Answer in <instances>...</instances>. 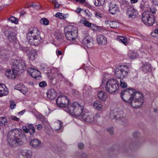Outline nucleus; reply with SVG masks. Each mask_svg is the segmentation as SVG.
<instances>
[{
    "label": "nucleus",
    "instance_id": "obj_41",
    "mask_svg": "<svg viewBox=\"0 0 158 158\" xmlns=\"http://www.w3.org/2000/svg\"><path fill=\"white\" fill-rule=\"evenodd\" d=\"M80 23H81L83 24L85 26L88 27H90L91 26V23L85 20H81L80 21Z\"/></svg>",
    "mask_w": 158,
    "mask_h": 158
},
{
    "label": "nucleus",
    "instance_id": "obj_35",
    "mask_svg": "<svg viewBox=\"0 0 158 158\" xmlns=\"http://www.w3.org/2000/svg\"><path fill=\"white\" fill-rule=\"evenodd\" d=\"M7 119L4 117H0V126H4L7 123Z\"/></svg>",
    "mask_w": 158,
    "mask_h": 158
},
{
    "label": "nucleus",
    "instance_id": "obj_31",
    "mask_svg": "<svg viewBox=\"0 0 158 158\" xmlns=\"http://www.w3.org/2000/svg\"><path fill=\"white\" fill-rule=\"evenodd\" d=\"M62 125V123L60 121H57L54 123V129L56 130H58L60 129Z\"/></svg>",
    "mask_w": 158,
    "mask_h": 158
},
{
    "label": "nucleus",
    "instance_id": "obj_17",
    "mask_svg": "<svg viewBox=\"0 0 158 158\" xmlns=\"http://www.w3.org/2000/svg\"><path fill=\"white\" fill-rule=\"evenodd\" d=\"M17 72L12 68V71L11 70H8L5 72V75L9 79H14L16 77Z\"/></svg>",
    "mask_w": 158,
    "mask_h": 158
},
{
    "label": "nucleus",
    "instance_id": "obj_46",
    "mask_svg": "<svg viewBox=\"0 0 158 158\" xmlns=\"http://www.w3.org/2000/svg\"><path fill=\"white\" fill-rule=\"evenodd\" d=\"M120 85L121 87L123 88H126L127 86V83L123 80H120Z\"/></svg>",
    "mask_w": 158,
    "mask_h": 158
},
{
    "label": "nucleus",
    "instance_id": "obj_37",
    "mask_svg": "<svg viewBox=\"0 0 158 158\" xmlns=\"http://www.w3.org/2000/svg\"><path fill=\"white\" fill-rule=\"evenodd\" d=\"M105 2V0H95L94 5L96 6H100L103 5Z\"/></svg>",
    "mask_w": 158,
    "mask_h": 158
},
{
    "label": "nucleus",
    "instance_id": "obj_39",
    "mask_svg": "<svg viewBox=\"0 0 158 158\" xmlns=\"http://www.w3.org/2000/svg\"><path fill=\"white\" fill-rule=\"evenodd\" d=\"M40 23L42 24L47 25L49 24V21L47 19L43 18L40 20Z\"/></svg>",
    "mask_w": 158,
    "mask_h": 158
},
{
    "label": "nucleus",
    "instance_id": "obj_16",
    "mask_svg": "<svg viewBox=\"0 0 158 158\" xmlns=\"http://www.w3.org/2000/svg\"><path fill=\"white\" fill-rule=\"evenodd\" d=\"M30 145L34 148H38L41 146V141L36 139H31L30 143Z\"/></svg>",
    "mask_w": 158,
    "mask_h": 158
},
{
    "label": "nucleus",
    "instance_id": "obj_36",
    "mask_svg": "<svg viewBox=\"0 0 158 158\" xmlns=\"http://www.w3.org/2000/svg\"><path fill=\"white\" fill-rule=\"evenodd\" d=\"M109 23L110 27L112 28H117L119 24L116 21H110Z\"/></svg>",
    "mask_w": 158,
    "mask_h": 158
},
{
    "label": "nucleus",
    "instance_id": "obj_58",
    "mask_svg": "<svg viewBox=\"0 0 158 158\" xmlns=\"http://www.w3.org/2000/svg\"><path fill=\"white\" fill-rule=\"evenodd\" d=\"M84 144L82 143H80L78 144V147L80 149H82L84 147Z\"/></svg>",
    "mask_w": 158,
    "mask_h": 158
},
{
    "label": "nucleus",
    "instance_id": "obj_10",
    "mask_svg": "<svg viewBox=\"0 0 158 158\" xmlns=\"http://www.w3.org/2000/svg\"><path fill=\"white\" fill-rule=\"evenodd\" d=\"M12 68L15 69L17 72L20 70H24L26 69L25 61L22 60H13Z\"/></svg>",
    "mask_w": 158,
    "mask_h": 158
},
{
    "label": "nucleus",
    "instance_id": "obj_26",
    "mask_svg": "<svg viewBox=\"0 0 158 158\" xmlns=\"http://www.w3.org/2000/svg\"><path fill=\"white\" fill-rule=\"evenodd\" d=\"M24 86H25L22 84H18L15 86L14 89L19 90L24 94L26 93V92L24 91L23 89V88H24Z\"/></svg>",
    "mask_w": 158,
    "mask_h": 158
},
{
    "label": "nucleus",
    "instance_id": "obj_13",
    "mask_svg": "<svg viewBox=\"0 0 158 158\" xmlns=\"http://www.w3.org/2000/svg\"><path fill=\"white\" fill-rule=\"evenodd\" d=\"M80 119L88 123H92L94 121L95 118L93 114L89 112H84L81 115Z\"/></svg>",
    "mask_w": 158,
    "mask_h": 158
},
{
    "label": "nucleus",
    "instance_id": "obj_61",
    "mask_svg": "<svg viewBox=\"0 0 158 158\" xmlns=\"http://www.w3.org/2000/svg\"><path fill=\"white\" fill-rule=\"evenodd\" d=\"M110 13L112 15H115L116 13V10H109Z\"/></svg>",
    "mask_w": 158,
    "mask_h": 158
},
{
    "label": "nucleus",
    "instance_id": "obj_44",
    "mask_svg": "<svg viewBox=\"0 0 158 158\" xmlns=\"http://www.w3.org/2000/svg\"><path fill=\"white\" fill-rule=\"evenodd\" d=\"M77 2H79L81 4H84L87 6H89V5L86 2L85 0H75Z\"/></svg>",
    "mask_w": 158,
    "mask_h": 158
},
{
    "label": "nucleus",
    "instance_id": "obj_62",
    "mask_svg": "<svg viewBox=\"0 0 158 158\" xmlns=\"http://www.w3.org/2000/svg\"><path fill=\"white\" fill-rule=\"evenodd\" d=\"M56 53L59 55H61L62 54V52L61 51H60L59 50H57L56 51Z\"/></svg>",
    "mask_w": 158,
    "mask_h": 158
},
{
    "label": "nucleus",
    "instance_id": "obj_6",
    "mask_svg": "<svg viewBox=\"0 0 158 158\" xmlns=\"http://www.w3.org/2000/svg\"><path fill=\"white\" fill-rule=\"evenodd\" d=\"M119 83L115 79L112 78L106 82L105 86L106 90L110 93H114L119 88Z\"/></svg>",
    "mask_w": 158,
    "mask_h": 158
},
{
    "label": "nucleus",
    "instance_id": "obj_23",
    "mask_svg": "<svg viewBox=\"0 0 158 158\" xmlns=\"http://www.w3.org/2000/svg\"><path fill=\"white\" fill-rule=\"evenodd\" d=\"M93 106L95 109L98 110H101L102 109V103L99 101L97 100L95 101L94 103Z\"/></svg>",
    "mask_w": 158,
    "mask_h": 158
},
{
    "label": "nucleus",
    "instance_id": "obj_24",
    "mask_svg": "<svg viewBox=\"0 0 158 158\" xmlns=\"http://www.w3.org/2000/svg\"><path fill=\"white\" fill-rule=\"evenodd\" d=\"M92 40L91 37L88 35H86L82 40V43L85 45L88 44L90 43Z\"/></svg>",
    "mask_w": 158,
    "mask_h": 158
},
{
    "label": "nucleus",
    "instance_id": "obj_8",
    "mask_svg": "<svg viewBox=\"0 0 158 158\" xmlns=\"http://www.w3.org/2000/svg\"><path fill=\"white\" fill-rule=\"evenodd\" d=\"M129 71V69L127 66L122 65L115 68L114 74L117 78L122 79L128 75Z\"/></svg>",
    "mask_w": 158,
    "mask_h": 158
},
{
    "label": "nucleus",
    "instance_id": "obj_11",
    "mask_svg": "<svg viewBox=\"0 0 158 158\" xmlns=\"http://www.w3.org/2000/svg\"><path fill=\"white\" fill-rule=\"evenodd\" d=\"M56 103L59 107H63L64 109L70 105L69 104V100L68 98L65 96H59L56 100Z\"/></svg>",
    "mask_w": 158,
    "mask_h": 158
},
{
    "label": "nucleus",
    "instance_id": "obj_29",
    "mask_svg": "<svg viewBox=\"0 0 158 158\" xmlns=\"http://www.w3.org/2000/svg\"><path fill=\"white\" fill-rule=\"evenodd\" d=\"M142 69L144 72H148L151 70V65L148 63H146L143 65Z\"/></svg>",
    "mask_w": 158,
    "mask_h": 158
},
{
    "label": "nucleus",
    "instance_id": "obj_5",
    "mask_svg": "<svg viewBox=\"0 0 158 158\" xmlns=\"http://www.w3.org/2000/svg\"><path fill=\"white\" fill-rule=\"evenodd\" d=\"M155 10H146L143 12L142 16L143 22L146 25L152 26L155 23V19L154 14Z\"/></svg>",
    "mask_w": 158,
    "mask_h": 158
},
{
    "label": "nucleus",
    "instance_id": "obj_21",
    "mask_svg": "<svg viewBox=\"0 0 158 158\" xmlns=\"http://www.w3.org/2000/svg\"><path fill=\"white\" fill-rule=\"evenodd\" d=\"M22 155L27 158H31L32 155L31 151L29 149H24L21 152Z\"/></svg>",
    "mask_w": 158,
    "mask_h": 158
},
{
    "label": "nucleus",
    "instance_id": "obj_59",
    "mask_svg": "<svg viewBox=\"0 0 158 158\" xmlns=\"http://www.w3.org/2000/svg\"><path fill=\"white\" fill-rule=\"evenodd\" d=\"M152 2L154 5L158 6V0H152Z\"/></svg>",
    "mask_w": 158,
    "mask_h": 158
},
{
    "label": "nucleus",
    "instance_id": "obj_49",
    "mask_svg": "<svg viewBox=\"0 0 158 158\" xmlns=\"http://www.w3.org/2000/svg\"><path fill=\"white\" fill-rule=\"evenodd\" d=\"M132 135L134 138L138 137L140 135V133L138 131L135 132Z\"/></svg>",
    "mask_w": 158,
    "mask_h": 158
},
{
    "label": "nucleus",
    "instance_id": "obj_27",
    "mask_svg": "<svg viewBox=\"0 0 158 158\" xmlns=\"http://www.w3.org/2000/svg\"><path fill=\"white\" fill-rule=\"evenodd\" d=\"M37 54V53L35 51L32 50L28 54V57L29 59L33 60L35 58V56Z\"/></svg>",
    "mask_w": 158,
    "mask_h": 158
},
{
    "label": "nucleus",
    "instance_id": "obj_3",
    "mask_svg": "<svg viewBox=\"0 0 158 158\" xmlns=\"http://www.w3.org/2000/svg\"><path fill=\"white\" fill-rule=\"evenodd\" d=\"M40 34L38 29L34 28L29 31L27 34V38L31 44L38 45L40 43L41 40Z\"/></svg>",
    "mask_w": 158,
    "mask_h": 158
},
{
    "label": "nucleus",
    "instance_id": "obj_9",
    "mask_svg": "<svg viewBox=\"0 0 158 158\" xmlns=\"http://www.w3.org/2000/svg\"><path fill=\"white\" fill-rule=\"evenodd\" d=\"M123 112L121 110L114 109L111 112L110 116L112 118L121 120L125 125L127 123L128 120L126 118L123 116Z\"/></svg>",
    "mask_w": 158,
    "mask_h": 158
},
{
    "label": "nucleus",
    "instance_id": "obj_56",
    "mask_svg": "<svg viewBox=\"0 0 158 158\" xmlns=\"http://www.w3.org/2000/svg\"><path fill=\"white\" fill-rule=\"evenodd\" d=\"M23 130L26 133H28L29 132V129L26 126H24L22 127Z\"/></svg>",
    "mask_w": 158,
    "mask_h": 158
},
{
    "label": "nucleus",
    "instance_id": "obj_1",
    "mask_svg": "<svg viewBox=\"0 0 158 158\" xmlns=\"http://www.w3.org/2000/svg\"><path fill=\"white\" fill-rule=\"evenodd\" d=\"M19 133L16 129H12L8 132L7 140L10 146L16 147L23 144V142L18 137Z\"/></svg>",
    "mask_w": 158,
    "mask_h": 158
},
{
    "label": "nucleus",
    "instance_id": "obj_48",
    "mask_svg": "<svg viewBox=\"0 0 158 158\" xmlns=\"http://www.w3.org/2000/svg\"><path fill=\"white\" fill-rule=\"evenodd\" d=\"M39 85L40 87H44L47 85L46 82L44 81L40 82L39 83Z\"/></svg>",
    "mask_w": 158,
    "mask_h": 158
},
{
    "label": "nucleus",
    "instance_id": "obj_12",
    "mask_svg": "<svg viewBox=\"0 0 158 158\" xmlns=\"http://www.w3.org/2000/svg\"><path fill=\"white\" fill-rule=\"evenodd\" d=\"M135 93H138L139 95L137 97L134 96L133 100V106H132L136 108L142 105L144 100L143 96L141 92L136 91Z\"/></svg>",
    "mask_w": 158,
    "mask_h": 158
},
{
    "label": "nucleus",
    "instance_id": "obj_45",
    "mask_svg": "<svg viewBox=\"0 0 158 158\" xmlns=\"http://www.w3.org/2000/svg\"><path fill=\"white\" fill-rule=\"evenodd\" d=\"M55 16L56 17L60 19H64L65 18L63 14L60 13H57L56 14Z\"/></svg>",
    "mask_w": 158,
    "mask_h": 158
},
{
    "label": "nucleus",
    "instance_id": "obj_4",
    "mask_svg": "<svg viewBox=\"0 0 158 158\" xmlns=\"http://www.w3.org/2000/svg\"><path fill=\"white\" fill-rule=\"evenodd\" d=\"M136 91L134 89H126L122 91L121 97L123 101L129 105L133 106V100L134 96H138L139 94L135 93Z\"/></svg>",
    "mask_w": 158,
    "mask_h": 158
},
{
    "label": "nucleus",
    "instance_id": "obj_33",
    "mask_svg": "<svg viewBox=\"0 0 158 158\" xmlns=\"http://www.w3.org/2000/svg\"><path fill=\"white\" fill-rule=\"evenodd\" d=\"M29 131L31 135H33L35 132V129L32 124H29L28 126Z\"/></svg>",
    "mask_w": 158,
    "mask_h": 158
},
{
    "label": "nucleus",
    "instance_id": "obj_2",
    "mask_svg": "<svg viewBox=\"0 0 158 158\" xmlns=\"http://www.w3.org/2000/svg\"><path fill=\"white\" fill-rule=\"evenodd\" d=\"M83 108L84 107L81 106L78 102H75L65 108L64 110L73 116L79 117L80 119L81 115L82 114H81L84 113L83 111Z\"/></svg>",
    "mask_w": 158,
    "mask_h": 158
},
{
    "label": "nucleus",
    "instance_id": "obj_30",
    "mask_svg": "<svg viewBox=\"0 0 158 158\" xmlns=\"http://www.w3.org/2000/svg\"><path fill=\"white\" fill-rule=\"evenodd\" d=\"M28 8L29 9L30 8H32V9L40 10L42 9V7L38 5H36L35 3L31 4V5L28 6L25 9H27Z\"/></svg>",
    "mask_w": 158,
    "mask_h": 158
},
{
    "label": "nucleus",
    "instance_id": "obj_14",
    "mask_svg": "<svg viewBox=\"0 0 158 158\" xmlns=\"http://www.w3.org/2000/svg\"><path fill=\"white\" fill-rule=\"evenodd\" d=\"M5 35L6 36L9 42L14 44V45L16 43H17L16 42L17 41L16 36L13 32L10 31H6L5 32Z\"/></svg>",
    "mask_w": 158,
    "mask_h": 158
},
{
    "label": "nucleus",
    "instance_id": "obj_43",
    "mask_svg": "<svg viewBox=\"0 0 158 158\" xmlns=\"http://www.w3.org/2000/svg\"><path fill=\"white\" fill-rule=\"evenodd\" d=\"M10 108L12 110L14 109L15 108L16 106L15 102L13 100L10 101Z\"/></svg>",
    "mask_w": 158,
    "mask_h": 158
},
{
    "label": "nucleus",
    "instance_id": "obj_53",
    "mask_svg": "<svg viewBox=\"0 0 158 158\" xmlns=\"http://www.w3.org/2000/svg\"><path fill=\"white\" fill-rule=\"evenodd\" d=\"M84 14L89 17H91L92 15L91 13L89 12V10H84Z\"/></svg>",
    "mask_w": 158,
    "mask_h": 158
},
{
    "label": "nucleus",
    "instance_id": "obj_34",
    "mask_svg": "<svg viewBox=\"0 0 158 158\" xmlns=\"http://www.w3.org/2000/svg\"><path fill=\"white\" fill-rule=\"evenodd\" d=\"M75 156L77 158H86L88 157L86 154L84 152L77 153L75 154Z\"/></svg>",
    "mask_w": 158,
    "mask_h": 158
},
{
    "label": "nucleus",
    "instance_id": "obj_57",
    "mask_svg": "<svg viewBox=\"0 0 158 158\" xmlns=\"http://www.w3.org/2000/svg\"><path fill=\"white\" fill-rule=\"evenodd\" d=\"M45 129L46 130V133L50 135L51 133V130L49 128H48L47 127H45Z\"/></svg>",
    "mask_w": 158,
    "mask_h": 158
},
{
    "label": "nucleus",
    "instance_id": "obj_38",
    "mask_svg": "<svg viewBox=\"0 0 158 158\" xmlns=\"http://www.w3.org/2000/svg\"><path fill=\"white\" fill-rule=\"evenodd\" d=\"M118 7L115 4L112 3H110L109 4V10H118Z\"/></svg>",
    "mask_w": 158,
    "mask_h": 158
},
{
    "label": "nucleus",
    "instance_id": "obj_25",
    "mask_svg": "<svg viewBox=\"0 0 158 158\" xmlns=\"http://www.w3.org/2000/svg\"><path fill=\"white\" fill-rule=\"evenodd\" d=\"M116 40L119 42L123 43L125 45H127V39L125 36H118L116 38Z\"/></svg>",
    "mask_w": 158,
    "mask_h": 158
},
{
    "label": "nucleus",
    "instance_id": "obj_60",
    "mask_svg": "<svg viewBox=\"0 0 158 158\" xmlns=\"http://www.w3.org/2000/svg\"><path fill=\"white\" fill-rule=\"evenodd\" d=\"M39 117L40 118L41 120L44 119L45 118V117L42 115L41 114H40L39 115Z\"/></svg>",
    "mask_w": 158,
    "mask_h": 158
},
{
    "label": "nucleus",
    "instance_id": "obj_54",
    "mask_svg": "<svg viewBox=\"0 0 158 158\" xmlns=\"http://www.w3.org/2000/svg\"><path fill=\"white\" fill-rule=\"evenodd\" d=\"M36 129L38 130H40L42 128L43 126L41 124H39L36 125Z\"/></svg>",
    "mask_w": 158,
    "mask_h": 158
},
{
    "label": "nucleus",
    "instance_id": "obj_47",
    "mask_svg": "<svg viewBox=\"0 0 158 158\" xmlns=\"http://www.w3.org/2000/svg\"><path fill=\"white\" fill-rule=\"evenodd\" d=\"M107 131L108 132L109 134L112 135L114 134V131L113 127H109L107 128Z\"/></svg>",
    "mask_w": 158,
    "mask_h": 158
},
{
    "label": "nucleus",
    "instance_id": "obj_7",
    "mask_svg": "<svg viewBox=\"0 0 158 158\" xmlns=\"http://www.w3.org/2000/svg\"><path fill=\"white\" fill-rule=\"evenodd\" d=\"M65 36L67 40H74L78 36L77 28L73 26H69L65 28Z\"/></svg>",
    "mask_w": 158,
    "mask_h": 158
},
{
    "label": "nucleus",
    "instance_id": "obj_51",
    "mask_svg": "<svg viewBox=\"0 0 158 158\" xmlns=\"http://www.w3.org/2000/svg\"><path fill=\"white\" fill-rule=\"evenodd\" d=\"M10 118L13 120H14L16 121H19V119L17 117L15 116H11L10 117Z\"/></svg>",
    "mask_w": 158,
    "mask_h": 158
},
{
    "label": "nucleus",
    "instance_id": "obj_55",
    "mask_svg": "<svg viewBox=\"0 0 158 158\" xmlns=\"http://www.w3.org/2000/svg\"><path fill=\"white\" fill-rule=\"evenodd\" d=\"M95 16L96 17H99L100 18H102L103 15L102 14L98 13L96 12L95 14Z\"/></svg>",
    "mask_w": 158,
    "mask_h": 158
},
{
    "label": "nucleus",
    "instance_id": "obj_63",
    "mask_svg": "<svg viewBox=\"0 0 158 158\" xmlns=\"http://www.w3.org/2000/svg\"><path fill=\"white\" fill-rule=\"evenodd\" d=\"M100 114L99 113H97L95 114V119H97L98 118H100Z\"/></svg>",
    "mask_w": 158,
    "mask_h": 158
},
{
    "label": "nucleus",
    "instance_id": "obj_28",
    "mask_svg": "<svg viewBox=\"0 0 158 158\" xmlns=\"http://www.w3.org/2000/svg\"><path fill=\"white\" fill-rule=\"evenodd\" d=\"M14 47L17 49L20 48L21 50H22L24 52H27L29 50V48L28 47H22L20 48V45L18 43H16L14 45Z\"/></svg>",
    "mask_w": 158,
    "mask_h": 158
},
{
    "label": "nucleus",
    "instance_id": "obj_18",
    "mask_svg": "<svg viewBox=\"0 0 158 158\" xmlns=\"http://www.w3.org/2000/svg\"><path fill=\"white\" fill-rule=\"evenodd\" d=\"M28 71L30 72L31 76L35 78L39 77L40 76V73L37 69L30 68L28 69Z\"/></svg>",
    "mask_w": 158,
    "mask_h": 158
},
{
    "label": "nucleus",
    "instance_id": "obj_52",
    "mask_svg": "<svg viewBox=\"0 0 158 158\" xmlns=\"http://www.w3.org/2000/svg\"><path fill=\"white\" fill-rule=\"evenodd\" d=\"M44 112L46 115H48L50 113V110L48 107H46L44 109Z\"/></svg>",
    "mask_w": 158,
    "mask_h": 158
},
{
    "label": "nucleus",
    "instance_id": "obj_40",
    "mask_svg": "<svg viewBox=\"0 0 158 158\" xmlns=\"http://www.w3.org/2000/svg\"><path fill=\"white\" fill-rule=\"evenodd\" d=\"M9 20L11 23H14L16 24H17L18 22V19L14 16H11L10 18L9 19Z\"/></svg>",
    "mask_w": 158,
    "mask_h": 158
},
{
    "label": "nucleus",
    "instance_id": "obj_42",
    "mask_svg": "<svg viewBox=\"0 0 158 158\" xmlns=\"http://www.w3.org/2000/svg\"><path fill=\"white\" fill-rule=\"evenodd\" d=\"M8 94V91L7 88L5 89L4 90H2V92L0 91V97H2L4 96H6Z\"/></svg>",
    "mask_w": 158,
    "mask_h": 158
},
{
    "label": "nucleus",
    "instance_id": "obj_50",
    "mask_svg": "<svg viewBox=\"0 0 158 158\" xmlns=\"http://www.w3.org/2000/svg\"><path fill=\"white\" fill-rule=\"evenodd\" d=\"M7 88L6 86L4 84L0 83V91L2 92V90L4 89H5Z\"/></svg>",
    "mask_w": 158,
    "mask_h": 158
},
{
    "label": "nucleus",
    "instance_id": "obj_19",
    "mask_svg": "<svg viewBox=\"0 0 158 158\" xmlns=\"http://www.w3.org/2000/svg\"><path fill=\"white\" fill-rule=\"evenodd\" d=\"M47 97L50 100H53L56 96V91L53 89H49L46 93Z\"/></svg>",
    "mask_w": 158,
    "mask_h": 158
},
{
    "label": "nucleus",
    "instance_id": "obj_32",
    "mask_svg": "<svg viewBox=\"0 0 158 158\" xmlns=\"http://www.w3.org/2000/svg\"><path fill=\"white\" fill-rule=\"evenodd\" d=\"M128 56L130 58H135L137 57L138 55L136 52L132 51H130L128 52Z\"/></svg>",
    "mask_w": 158,
    "mask_h": 158
},
{
    "label": "nucleus",
    "instance_id": "obj_22",
    "mask_svg": "<svg viewBox=\"0 0 158 158\" xmlns=\"http://www.w3.org/2000/svg\"><path fill=\"white\" fill-rule=\"evenodd\" d=\"M127 13L129 18L133 19L136 18L138 13L137 10H127Z\"/></svg>",
    "mask_w": 158,
    "mask_h": 158
},
{
    "label": "nucleus",
    "instance_id": "obj_64",
    "mask_svg": "<svg viewBox=\"0 0 158 158\" xmlns=\"http://www.w3.org/2000/svg\"><path fill=\"white\" fill-rule=\"evenodd\" d=\"M25 110H23L22 111L19 112L18 113V114L19 115H21L23 114L24 113H25Z\"/></svg>",
    "mask_w": 158,
    "mask_h": 158
},
{
    "label": "nucleus",
    "instance_id": "obj_20",
    "mask_svg": "<svg viewBox=\"0 0 158 158\" xmlns=\"http://www.w3.org/2000/svg\"><path fill=\"white\" fill-rule=\"evenodd\" d=\"M98 97L101 100L105 101L106 100L108 97V95L106 93L101 91L98 94Z\"/></svg>",
    "mask_w": 158,
    "mask_h": 158
},
{
    "label": "nucleus",
    "instance_id": "obj_15",
    "mask_svg": "<svg viewBox=\"0 0 158 158\" xmlns=\"http://www.w3.org/2000/svg\"><path fill=\"white\" fill-rule=\"evenodd\" d=\"M97 41L100 45H105L107 43V39L104 35H98L97 37Z\"/></svg>",
    "mask_w": 158,
    "mask_h": 158
}]
</instances>
